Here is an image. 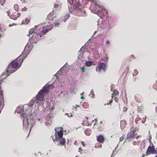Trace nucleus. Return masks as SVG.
Returning a JSON list of instances; mask_svg holds the SVG:
<instances>
[{"label": "nucleus", "instance_id": "obj_26", "mask_svg": "<svg viewBox=\"0 0 157 157\" xmlns=\"http://www.w3.org/2000/svg\"><path fill=\"white\" fill-rule=\"evenodd\" d=\"M85 133L86 135L89 136L90 134L91 133V131L90 129H87L85 131Z\"/></svg>", "mask_w": 157, "mask_h": 157}, {"label": "nucleus", "instance_id": "obj_57", "mask_svg": "<svg viewBox=\"0 0 157 157\" xmlns=\"http://www.w3.org/2000/svg\"><path fill=\"white\" fill-rule=\"evenodd\" d=\"M155 111L157 113V107H156L155 109Z\"/></svg>", "mask_w": 157, "mask_h": 157}, {"label": "nucleus", "instance_id": "obj_45", "mask_svg": "<svg viewBox=\"0 0 157 157\" xmlns=\"http://www.w3.org/2000/svg\"><path fill=\"white\" fill-rule=\"evenodd\" d=\"M27 9L26 7H24V8L21 9V11H26L27 10Z\"/></svg>", "mask_w": 157, "mask_h": 157}, {"label": "nucleus", "instance_id": "obj_52", "mask_svg": "<svg viewBox=\"0 0 157 157\" xmlns=\"http://www.w3.org/2000/svg\"><path fill=\"white\" fill-rule=\"evenodd\" d=\"M59 25V23H56V24H55V25L57 26H58Z\"/></svg>", "mask_w": 157, "mask_h": 157}, {"label": "nucleus", "instance_id": "obj_38", "mask_svg": "<svg viewBox=\"0 0 157 157\" xmlns=\"http://www.w3.org/2000/svg\"><path fill=\"white\" fill-rule=\"evenodd\" d=\"M102 11H105V13H103L104 15H107L108 12L105 9L102 10Z\"/></svg>", "mask_w": 157, "mask_h": 157}, {"label": "nucleus", "instance_id": "obj_44", "mask_svg": "<svg viewBox=\"0 0 157 157\" xmlns=\"http://www.w3.org/2000/svg\"><path fill=\"white\" fill-rule=\"evenodd\" d=\"M113 85L111 86L110 90H111V91L114 92V91H115V90L113 87Z\"/></svg>", "mask_w": 157, "mask_h": 157}, {"label": "nucleus", "instance_id": "obj_49", "mask_svg": "<svg viewBox=\"0 0 157 157\" xmlns=\"http://www.w3.org/2000/svg\"><path fill=\"white\" fill-rule=\"evenodd\" d=\"M106 43L107 44H110V41L109 40H108L106 41Z\"/></svg>", "mask_w": 157, "mask_h": 157}, {"label": "nucleus", "instance_id": "obj_59", "mask_svg": "<svg viewBox=\"0 0 157 157\" xmlns=\"http://www.w3.org/2000/svg\"><path fill=\"white\" fill-rule=\"evenodd\" d=\"M102 121H101L100 122V123H101V124H102Z\"/></svg>", "mask_w": 157, "mask_h": 157}, {"label": "nucleus", "instance_id": "obj_18", "mask_svg": "<svg viewBox=\"0 0 157 157\" xmlns=\"http://www.w3.org/2000/svg\"><path fill=\"white\" fill-rule=\"evenodd\" d=\"M130 130H131L130 131L134 132H136V131H138L139 130L138 126L133 125L131 127Z\"/></svg>", "mask_w": 157, "mask_h": 157}, {"label": "nucleus", "instance_id": "obj_51", "mask_svg": "<svg viewBox=\"0 0 157 157\" xmlns=\"http://www.w3.org/2000/svg\"><path fill=\"white\" fill-rule=\"evenodd\" d=\"M79 150L80 152H81L82 151V150L81 147H80L79 148Z\"/></svg>", "mask_w": 157, "mask_h": 157}, {"label": "nucleus", "instance_id": "obj_21", "mask_svg": "<svg viewBox=\"0 0 157 157\" xmlns=\"http://www.w3.org/2000/svg\"><path fill=\"white\" fill-rule=\"evenodd\" d=\"M144 105L143 104L140 106H138L137 111L139 112H141L144 109Z\"/></svg>", "mask_w": 157, "mask_h": 157}, {"label": "nucleus", "instance_id": "obj_19", "mask_svg": "<svg viewBox=\"0 0 157 157\" xmlns=\"http://www.w3.org/2000/svg\"><path fill=\"white\" fill-rule=\"evenodd\" d=\"M59 141V145H61L62 146H64L65 147L66 146V140L64 138H62Z\"/></svg>", "mask_w": 157, "mask_h": 157}, {"label": "nucleus", "instance_id": "obj_22", "mask_svg": "<svg viewBox=\"0 0 157 157\" xmlns=\"http://www.w3.org/2000/svg\"><path fill=\"white\" fill-rule=\"evenodd\" d=\"M70 17V15L68 14H67L64 17V18L61 20V21H63L64 22H65Z\"/></svg>", "mask_w": 157, "mask_h": 157}, {"label": "nucleus", "instance_id": "obj_17", "mask_svg": "<svg viewBox=\"0 0 157 157\" xmlns=\"http://www.w3.org/2000/svg\"><path fill=\"white\" fill-rule=\"evenodd\" d=\"M67 1L70 4V5H68V8L69 10H70V8H72L73 6L75 5L74 4H75L76 2H78L76 0H67Z\"/></svg>", "mask_w": 157, "mask_h": 157}, {"label": "nucleus", "instance_id": "obj_25", "mask_svg": "<svg viewBox=\"0 0 157 157\" xmlns=\"http://www.w3.org/2000/svg\"><path fill=\"white\" fill-rule=\"evenodd\" d=\"M126 121L124 120H123L121 121V127L123 126L124 127V126L126 125Z\"/></svg>", "mask_w": 157, "mask_h": 157}, {"label": "nucleus", "instance_id": "obj_55", "mask_svg": "<svg viewBox=\"0 0 157 157\" xmlns=\"http://www.w3.org/2000/svg\"><path fill=\"white\" fill-rule=\"evenodd\" d=\"M23 2H26V0H21Z\"/></svg>", "mask_w": 157, "mask_h": 157}, {"label": "nucleus", "instance_id": "obj_2", "mask_svg": "<svg viewBox=\"0 0 157 157\" xmlns=\"http://www.w3.org/2000/svg\"><path fill=\"white\" fill-rule=\"evenodd\" d=\"M29 47L26 46L21 55L17 59L10 63L8 66L6 70V74H5V78H6L10 74L16 71L20 68L24 60V58L21 59V57L25 53L26 50L29 48Z\"/></svg>", "mask_w": 157, "mask_h": 157}, {"label": "nucleus", "instance_id": "obj_40", "mask_svg": "<svg viewBox=\"0 0 157 157\" xmlns=\"http://www.w3.org/2000/svg\"><path fill=\"white\" fill-rule=\"evenodd\" d=\"M90 96H91V97L93 98H94L95 95L94 94L93 92V91H91L90 94Z\"/></svg>", "mask_w": 157, "mask_h": 157}, {"label": "nucleus", "instance_id": "obj_13", "mask_svg": "<svg viewBox=\"0 0 157 157\" xmlns=\"http://www.w3.org/2000/svg\"><path fill=\"white\" fill-rule=\"evenodd\" d=\"M4 75H5V76H6L5 73L3 72L2 74V79L1 80L0 82V90L1 91L0 92V95H1L0 97V100H1V97H2V96H3V91H2V90L1 87V84H2V83L3 82V80L4 79L6 78H5V77L4 78V77H2Z\"/></svg>", "mask_w": 157, "mask_h": 157}, {"label": "nucleus", "instance_id": "obj_63", "mask_svg": "<svg viewBox=\"0 0 157 157\" xmlns=\"http://www.w3.org/2000/svg\"><path fill=\"white\" fill-rule=\"evenodd\" d=\"M155 157H157V155H156Z\"/></svg>", "mask_w": 157, "mask_h": 157}, {"label": "nucleus", "instance_id": "obj_3", "mask_svg": "<svg viewBox=\"0 0 157 157\" xmlns=\"http://www.w3.org/2000/svg\"><path fill=\"white\" fill-rule=\"evenodd\" d=\"M61 8V4L57 3H55L54 7L53 8V10L48 15L47 18L46 19V22L44 23V24L46 25L48 23L52 26L53 23L60 20L59 19V16L58 13L55 12V11H60Z\"/></svg>", "mask_w": 157, "mask_h": 157}, {"label": "nucleus", "instance_id": "obj_53", "mask_svg": "<svg viewBox=\"0 0 157 157\" xmlns=\"http://www.w3.org/2000/svg\"><path fill=\"white\" fill-rule=\"evenodd\" d=\"M81 98L82 99H84V98L83 96H82L81 97Z\"/></svg>", "mask_w": 157, "mask_h": 157}, {"label": "nucleus", "instance_id": "obj_9", "mask_svg": "<svg viewBox=\"0 0 157 157\" xmlns=\"http://www.w3.org/2000/svg\"><path fill=\"white\" fill-rule=\"evenodd\" d=\"M102 70L104 71L106 70V64L102 63H100L98 64V67L96 68V71L98 72H100Z\"/></svg>", "mask_w": 157, "mask_h": 157}, {"label": "nucleus", "instance_id": "obj_24", "mask_svg": "<svg viewBox=\"0 0 157 157\" xmlns=\"http://www.w3.org/2000/svg\"><path fill=\"white\" fill-rule=\"evenodd\" d=\"M30 20L29 19L25 18L23 20L22 23L23 24H27L30 21Z\"/></svg>", "mask_w": 157, "mask_h": 157}, {"label": "nucleus", "instance_id": "obj_29", "mask_svg": "<svg viewBox=\"0 0 157 157\" xmlns=\"http://www.w3.org/2000/svg\"><path fill=\"white\" fill-rule=\"evenodd\" d=\"M92 62L91 61H88L86 62V65L88 67L90 66L92 64Z\"/></svg>", "mask_w": 157, "mask_h": 157}, {"label": "nucleus", "instance_id": "obj_35", "mask_svg": "<svg viewBox=\"0 0 157 157\" xmlns=\"http://www.w3.org/2000/svg\"><path fill=\"white\" fill-rule=\"evenodd\" d=\"M146 116H145L143 118V120L142 121V123H144L146 121Z\"/></svg>", "mask_w": 157, "mask_h": 157}, {"label": "nucleus", "instance_id": "obj_47", "mask_svg": "<svg viewBox=\"0 0 157 157\" xmlns=\"http://www.w3.org/2000/svg\"><path fill=\"white\" fill-rule=\"evenodd\" d=\"M133 144L134 145H136L137 144V142L136 141H134L133 142Z\"/></svg>", "mask_w": 157, "mask_h": 157}, {"label": "nucleus", "instance_id": "obj_12", "mask_svg": "<svg viewBox=\"0 0 157 157\" xmlns=\"http://www.w3.org/2000/svg\"><path fill=\"white\" fill-rule=\"evenodd\" d=\"M105 140V137L102 134H100L97 136V140L98 142L100 144H103Z\"/></svg>", "mask_w": 157, "mask_h": 157}, {"label": "nucleus", "instance_id": "obj_50", "mask_svg": "<svg viewBox=\"0 0 157 157\" xmlns=\"http://www.w3.org/2000/svg\"><path fill=\"white\" fill-rule=\"evenodd\" d=\"M94 121H95V123L94 124V125H95L96 124H97V120L96 119H95ZM94 121V120H93L92 121V122H93Z\"/></svg>", "mask_w": 157, "mask_h": 157}, {"label": "nucleus", "instance_id": "obj_10", "mask_svg": "<svg viewBox=\"0 0 157 157\" xmlns=\"http://www.w3.org/2000/svg\"><path fill=\"white\" fill-rule=\"evenodd\" d=\"M8 15L10 17V18L15 20L20 16V13L18 12H15L10 15L9 12H8Z\"/></svg>", "mask_w": 157, "mask_h": 157}, {"label": "nucleus", "instance_id": "obj_41", "mask_svg": "<svg viewBox=\"0 0 157 157\" xmlns=\"http://www.w3.org/2000/svg\"><path fill=\"white\" fill-rule=\"evenodd\" d=\"M127 110V108L125 107H124L123 108V112H126Z\"/></svg>", "mask_w": 157, "mask_h": 157}, {"label": "nucleus", "instance_id": "obj_61", "mask_svg": "<svg viewBox=\"0 0 157 157\" xmlns=\"http://www.w3.org/2000/svg\"><path fill=\"white\" fill-rule=\"evenodd\" d=\"M76 106L77 107H79L80 106L79 105H76Z\"/></svg>", "mask_w": 157, "mask_h": 157}, {"label": "nucleus", "instance_id": "obj_32", "mask_svg": "<svg viewBox=\"0 0 157 157\" xmlns=\"http://www.w3.org/2000/svg\"><path fill=\"white\" fill-rule=\"evenodd\" d=\"M141 120V118L140 117H138L135 119V122L136 124H138V121Z\"/></svg>", "mask_w": 157, "mask_h": 157}, {"label": "nucleus", "instance_id": "obj_1", "mask_svg": "<svg viewBox=\"0 0 157 157\" xmlns=\"http://www.w3.org/2000/svg\"><path fill=\"white\" fill-rule=\"evenodd\" d=\"M43 24L36 26V27L31 29L29 31V41L32 44L36 43L40 40V38L45 34L52 28V25L47 24L45 26H43Z\"/></svg>", "mask_w": 157, "mask_h": 157}, {"label": "nucleus", "instance_id": "obj_6", "mask_svg": "<svg viewBox=\"0 0 157 157\" xmlns=\"http://www.w3.org/2000/svg\"><path fill=\"white\" fill-rule=\"evenodd\" d=\"M75 5L73 6L72 8L73 10H77L78 11V15L81 16L85 17L86 15V12L84 10H81L79 8V6H80V5L78 2H76Z\"/></svg>", "mask_w": 157, "mask_h": 157}, {"label": "nucleus", "instance_id": "obj_56", "mask_svg": "<svg viewBox=\"0 0 157 157\" xmlns=\"http://www.w3.org/2000/svg\"><path fill=\"white\" fill-rule=\"evenodd\" d=\"M146 155V154H143L141 157H144V156Z\"/></svg>", "mask_w": 157, "mask_h": 157}, {"label": "nucleus", "instance_id": "obj_39", "mask_svg": "<svg viewBox=\"0 0 157 157\" xmlns=\"http://www.w3.org/2000/svg\"><path fill=\"white\" fill-rule=\"evenodd\" d=\"M153 87L154 89L155 90H157V85L156 84H154L153 86Z\"/></svg>", "mask_w": 157, "mask_h": 157}, {"label": "nucleus", "instance_id": "obj_42", "mask_svg": "<svg viewBox=\"0 0 157 157\" xmlns=\"http://www.w3.org/2000/svg\"><path fill=\"white\" fill-rule=\"evenodd\" d=\"M134 71L135 73L134 74H133V75L134 74V75H136L138 73V71L136 69H135L134 70Z\"/></svg>", "mask_w": 157, "mask_h": 157}, {"label": "nucleus", "instance_id": "obj_64", "mask_svg": "<svg viewBox=\"0 0 157 157\" xmlns=\"http://www.w3.org/2000/svg\"><path fill=\"white\" fill-rule=\"evenodd\" d=\"M75 157H78V156H76Z\"/></svg>", "mask_w": 157, "mask_h": 157}, {"label": "nucleus", "instance_id": "obj_8", "mask_svg": "<svg viewBox=\"0 0 157 157\" xmlns=\"http://www.w3.org/2000/svg\"><path fill=\"white\" fill-rule=\"evenodd\" d=\"M101 8V6L94 3L91 5L90 7V9L92 12L95 14H98L101 11L100 10Z\"/></svg>", "mask_w": 157, "mask_h": 157}, {"label": "nucleus", "instance_id": "obj_33", "mask_svg": "<svg viewBox=\"0 0 157 157\" xmlns=\"http://www.w3.org/2000/svg\"><path fill=\"white\" fill-rule=\"evenodd\" d=\"M114 100V101L118 103V101L119 100V98H118L117 97H114L113 98Z\"/></svg>", "mask_w": 157, "mask_h": 157}, {"label": "nucleus", "instance_id": "obj_7", "mask_svg": "<svg viewBox=\"0 0 157 157\" xmlns=\"http://www.w3.org/2000/svg\"><path fill=\"white\" fill-rule=\"evenodd\" d=\"M150 154H157V150L155 149V146L152 143L150 144L148 147L146 153V156H147Z\"/></svg>", "mask_w": 157, "mask_h": 157}, {"label": "nucleus", "instance_id": "obj_54", "mask_svg": "<svg viewBox=\"0 0 157 157\" xmlns=\"http://www.w3.org/2000/svg\"><path fill=\"white\" fill-rule=\"evenodd\" d=\"M82 145L83 146H85V144L84 142H82Z\"/></svg>", "mask_w": 157, "mask_h": 157}, {"label": "nucleus", "instance_id": "obj_62", "mask_svg": "<svg viewBox=\"0 0 157 157\" xmlns=\"http://www.w3.org/2000/svg\"><path fill=\"white\" fill-rule=\"evenodd\" d=\"M11 25H9V26H11Z\"/></svg>", "mask_w": 157, "mask_h": 157}, {"label": "nucleus", "instance_id": "obj_58", "mask_svg": "<svg viewBox=\"0 0 157 157\" xmlns=\"http://www.w3.org/2000/svg\"><path fill=\"white\" fill-rule=\"evenodd\" d=\"M106 60L107 61H108V58H106Z\"/></svg>", "mask_w": 157, "mask_h": 157}, {"label": "nucleus", "instance_id": "obj_20", "mask_svg": "<svg viewBox=\"0 0 157 157\" xmlns=\"http://www.w3.org/2000/svg\"><path fill=\"white\" fill-rule=\"evenodd\" d=\"M86 121L85 120H84L83 121V122L82 123V124L83 126H89L91 125V124L88 123V117H86Z\"/></svg>", "mask_w": 157, "mask_h": 157}, {"label": "nucleus", "instance_id": "obj_48", "mask_svg": "<svg viewBox=\"0 0 157 157\" xmlns=\"http://www.w3.org/2000/svg\"><path fill=\"white\" fill-rule=\"evenodd\" d=\"M130 57L132 58V59H134L135 58V56L133 55H131L130 56Z\"/></svg>", "mask_w": 157, "mask_h": 157}, {"label": "nucleus", "instance_id": "obj_11", "mask_svg": "<svg viewBox=\"0 0 157 157\" xmlns=\"http://www.w3.org/2000/svg\"><path fill=\"white\" fill-rule=\"evenodd\" d=\"M119 94V92L117 90H115V91L113 92L112 94V98L109 101V102H107L106 104L109 105L111 104L113 101V99L114 98L116 97H118Z\"/></svg>", "mask_w": 157, "mask_h": 157}, {"label": "nucleus", "instance_id": "obj_16", "mask_svg": "<svg viewBox=\"0 0 157 157\" xmlns=\"http://www.w3.org/2000/svg\"><path fill=\"white\" fill-rule=\"evenodd\" d=\"M4 96H2L1 97V100H0V107H1V109H0V113H1L2 110L4 106Z\"/></svg>", "mask_w": 157, "mask_h": 157}, {"label": "nucleus", "instance_id": "obj_30", "mask_svg": "<svg viewBox=\"0 0 157 157\" xmlns=\"http://www.w3.org/2000/svg\"><path fill=\"white\" fill-rule=\"evenodd\" d=\"M89 104L87 102H84L82 105L83 107L84 108H87L89 107Z\"/></svg>", "mask_w": 157, "mask_h": 157}, {"label": "nucleus", "instance_id": "obj_14", "mask_svg": "<svg viewBox=\"0 0 157 157\" xmlns=\"http://www.w3.org/2000/svg\"><path fill=\"white\" fill-rule=\"evenodd\" d=\"M137 135L136 132H134L130 131L127 135V137L128 138H135L136 136Z\"/></svg>", "mask_w": 157, "mask_h": 157}, {"label": "nucleus", "instance_id": "obj_46", "mask_svg": "<svg viewBox=\"0 0 157 157\" xmlns=\"http://www.w3.org/2000/svg\"><path fill=\"white\" fill-rule=\"evenodd\" d=\"M80 68L82 70V72H85V68L84 67H81Z\"/></svg>", "mask_w": 157, "mask_h": 157}, {"label": "nucleus", "instance_id": "obj_34", "mask_svg": "<svg viewBox=\"0 0 157 157\" xmlns=\"http://www.w3.org/2000/svg\"><path fill=\"white\" fill-rule=\"evenodd\" d=\"M6 0H0V4L3 6Z\"/></svg>", "mask_w": 157, "mask_h": 157}, {"label": "nucleus", "instance_id": "obj_28", "mask_svg": "<svg viewBox=\"0 0 157 157\" xmlns=\"http://www.w3.org/2000/svg\"><path fill=\"white\" fill-rule=\"evenodd\" d=\"M102 145L99 143H96L95 145V147L96 148H101Z\"/></svg>", "mask_w": 157, "mask_h": 157}, {"label": "nucleus", "instance_id": "obj_36", "mask_svg": "<svg viewBox=\"0 0 157 157\" xmlns=\"http://www.w3.org/2000/svg\"><path fill=\"white\" fill-rule=\"evenodd\" d=\"M124 138V135L122 137L120 138V142L122 141Z\"/></svg>", "mask_w": 157, "mask_h": 157}, {"label": "nucleus", "instance_id": "obj_37", "mask_svg": "<svg viewBox=\"0 0 157 157\" xmlns=\"http://www.w3.org/2000/svg\"><path fill=\"white\" fill-rule=\"evenodd\" d=\"M26 120V121L27 122V124L28 125L29 124H28V119L27 118V117H25L24 119V120H23V124H24V122L25 121V120Z\"/></svg>", "mask_w": 157, "mask_h": 157}, {"label": "nucleus", "instance_id": "obj_60", "mask_svg": "<svg viewBox=\"0 0 157 157\" xmlns=\"http://www.w3.org/2000/svg\"><path fill=\"white\" fill-rule=\"evenodd\" d=\"M51 138H52L53 139V136H51Z\"/></svg>", "mask_w": 157, "mask_h": 157}, {"label": "nucleus", "instance_id": "obj_15", "mask_svg": "<svg viewBox=\"0 0 157 157\" xmlns=\"http://www.w3.org/2000/svg\"><path fill=\"white\" fill-rule=\"evenodd\" d=\"M4 96H2L1 97V100H0V107H1V109H0V113H1L2 110L4 106Z\"/></svg>", "mask_w": 157, "mask_h": 157}, {"label": "nucleus", "instance_id": "obj_4", "mask_svg": "<svg viewBox=\"0 0 157 157\" xmlns=\"http://www.w3.org/2000/svg\"><path fill=\"white\" fill-rule=\"evenodd\" d=\"M49 87L46 85L38 92V94L34 98H33L30 102L29 105L31 107L34 103H39L41 101L44 100V97L47 95L49 91Z\"/></svg>", "mask_w": 157, "mask_h": 157}, {"label": "nucleus", "instance_id": "obj_43", "mask_svg": "<svg viewBox=\"0 0 157 157\" xmlns=\"http://www.w3.org/2000/svg\"><path fill=\"white\" fill-rule=\"evenodd\" d=\"M149 142L150 144H151V143H152L151 142V139L152 137H151V135H150L149 136Z\"/></svg>", "mask_w": 157, "mask_h": 157}, {"label": "nucleus", "instance_id": "obj_23", "mask_svg": "<svg viewBox=\"0 0 157 157\" xmlns=\"http://www.w3.org/2000/svg\"><path fill=\"white\" fill-rule=\"evenodd\" d=\"M104 129V126L103 125H100L98 128V132H101Z\"/></svg>", "mask_w": 157, "mask_h": 157}, {"label": "nucleus", "instance_id": "obj_27", "mask_svg": "<svg viewBox=\"0 0 157 157\" xmlns=\"http://www.w3.org/2000/svg\"><path fill=\"white\" fill-rule=\"evenodd\" d=\"M135 138H128L127 136H126V138H125V139L126 141H127L128 142H130L131 141H132Z\"/></svg>", "mask_w": 157, "mask_h": 157}, {"label": "nucleus", "instance_id": "obj_5", "mask_svg": "<svg viewBox=\"0 0 157 157\" xmlns=\"http://www.w3.org/2000/svg\"><path fill=\"white\" fill-rule=\"evenodd\" d=\"M55 140L53 139L54 142L55 140L58 142L59 140L61 139L63 135V129L62 127L56 128L55 129Z\"/></svg>", "mask_w": 157, "mask_h": 157}, {"label": "nucleus", "instance_id": "obj_31", "mask_svg": "<svg viewBox=\"0 0 157 157\" xmlns=\"http://www.w3.org/2000/svg\"><path fill=\"white\" fill-rule=\"evenodd\" d=\"M14 8L15 10L18 11L19 10V6L18 4H15L14 6Z\"/></svg>", "mask_w": 157, "mask_h": 157}]
</instances>
